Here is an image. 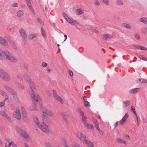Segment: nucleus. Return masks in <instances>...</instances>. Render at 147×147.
Masks as SVG:
<instances>
[{"instance_id": "nucleus-19", "label": "nucleus", "mask_w": 147, "mask_h": 147, "mask_svg": "<svg viewBox=\"0 0 147 147\" xmlns=\"http://www.w3.org/2000/svg\"><path fill=\"white\" fill-rule=\"evenodd\" d=\"M43 111L47 115L51 116L53 115V113L51 111L48 109H47L44 108Z\"/></svg>"}, {"instance_id": "nucleus-58", "label": "nucleus", "mask_w": 147, "mask_h": 147, "mask_svg": "<svg viewBox=\"0 0 147 147\" xmlns=\"http://www.w3.org/2000/svg\"><path fill=\"white\" fill-rule=\"evenodd\" d=\"M116 140L117 142L118 143H122L123 141V140L120 139L119 138H117L116 139Z\"/></svg>"}, {"instance_id": "nucleus-31", "label": "nucleus", "mask_w": 147, "mask_h": 147, "mask_svg": "<svg viewBox=\"0 0 147 147\" xmlns=\"http://www.w3.org/2000/svg\"><path fill=\"white\" fill-rule=\"evenodd\" d=\"M136 55L138 57H139L141 59L143 60L144 61H147V59H146V58L143 56L142 55H139L138 53H137L136 54Z\"/></svg>"}, {"instance_id": "nucleus-64", "label": "nucleus", "mask_w": 147, "mask_h": 147, "mask_svg": "<svg viewBox=\"0 0 147 147\" xmlns=\"http://www.w3.org/2000/svg\"><path fill=\"white\" fill-rule=\"evenodd\" d=\"M25 1L27 6L31 5V3L30 0H25Z\"/></svg>"}, {"instance_id": "nucleus-28", "label": "nucleus", "mask_w": 147, "mask_h": 147, "mask_svg": "<svg viewBox=\"0 0 147 147\" xmlns=\"http://www.w3.org/2000/svg\"><path fill=\"white\" fill-rule=\"evenodd\" d=\"M139 88H135L131 89L130 90L129 92L131 94H134L139 91Z\"/></svg>"}, {"instance_id": "nucleus-7", "label": "nucleus", "mask_w": 147, "mask_h": 147, "mask_svg": "<svg viewBox=\"0 0 147 147\" xmlns=\"http://www.w3.org/2000/svg\"><path fill=\"white\" fill-rule=\"evenodd\" d=\"M13 116L15 118L19 120L21 119V115L19 107H17L16 111L13 113Z\"/></svg>"}, {"instance_id": "nucleus-24", "label": "nucleus", "mask_w": 147, "mask_h": 147, "mask_svg": "<svg viewBox=\"0 0 147 147\" xmlns=\"http://www.w3.org/2000/svg\"><path fill=\"white\" fill-rule=\"evenodd\" d=\"M103 37L104 38H102L103 39H104L105 40H106L107 38H109L110 39H112L113 38V36L111 35H110L108 34H105L103 36Z\"/></svg>"}, {"instance_id": "nucleus-11", "label": "nucleus", "mask_w": 147, "mask_h": 147, "mask_svg": "<svg viewBox=\"0 0 147 147\" xmlns=\"http://www.w3.org/2000/svg\"><path fill=\"white\" fill-rule=\"evenodd\" d=\"M5 88L11 94L13 93L15 91L13 89L9 86L7 85L4 86Z\"/></svg>"}, {"instance_id": "nucleus-3", "label": "nucleus", "mask_w": 147, "mask_h": 147, "mask_svg": "<svg viewBox=\"0 0 147 147\" xmlns=\"http://www.w3.org/2000/svg\"><path fill=\"white\" fill-rule=\"evenodd\" d=\"M16 129L17 132L25 139H28L29 138V136L27 133L21 128L18 126H16Z\"/></svg>"}, {"instance_id": "nucleus-51", "label": "nucleus", "mask_w": 147, "mask_h": 147, "mask_svg": "<svg viewBox=\"0 0 147 147\" xmlns=\"http://www.w3.org/2000/svg\"><path fill=\"white\" fill-rule=\"evenodd\" d=\"M29 109L31 111H35L36 110V108L35 107L33 106L30 107Z\"/></svg>"}, {"instance_id": "nucleus-59", "label": "nucleus", "mask_w": 147, "mask_h": 147, "mask_svg": "<svg viewBox=\"0 0 147 147\" xmlns=\"http://www.w3.org/2000/svg\"><path fill=\"white\" fill-rule=\"evenodd\" d=\"M134 35L136 39L138 40H139L140 39V36L137 33H135L134 34Z\"/></svg>"}, {"instance_id": "nucleus-49", "label": "nucleus", "mask_w": 147, "mask_h": 147, "mask_svg": "<svg viewBox=\"0 0 147 147\" xmlns=\"http://www.w3.org/2000/svg\"><path fill=\"white\" fill-rule=\"evenodd\" d=\"M84 105L86 107H89L90 106V104L89 102L87 101H85L84 102Z\"/></svg>"}, {"instance_id": "nucleus-52", "label": "nucleus", "mask_w": 147, "mask_h": 147, "mask_svg": "<svg viewBox=\"0 0 147 147\" xmlns=\"http://www.w3.org/2000/svg\"><path fill=\"white\" fill-rule=\"evenodd\" d=\"M4 51L0 49V58H1L4 56Z\"/></svg>"}, {"instance_id": "nucleus-1", "label": "nucleus", "mask_w": 147, "mask_h": 147, "mask_svg": "<svg viewBox=\"0 0 147 147\" xmlns=\"http://www.w3.org/2000/svg\"><path fill=\"white\" fill-rule=\"evenodd\" d=\"M34 89H30L29 91L34 105H36L38 102H39V101H40L41 98L38 95H34L33 91V90Z\"/></svg>"}, {"instance_id": "nucleus-9", "label": "nucleus", "mask_w": 147, "mask_h": 147, "mask_svg": "<svg viewBox=\"0 0 147 147\" xmlns=\"http://www.w3.org/2000/svg\"><path fill=\"white\" fill-rule=\"evenodd\" d=\"M1 78L5 81H9L10 79V76L6 72L3 76V77H2Z\"/></svg>"}, {"instance_id": "nucleus-55", "label": "nucleus", "mask_w": 147, "mask_h": 147, "mask_svg": "<svg viewBox=\"0 0 147 147\" xmlns=\"http://www.w3.org/2000/svg\"><path fill=\"white\" fill-rule=\"evenodd\" d=\"M101 1L106 5H108L109 4V0H101Z\"/></svg>"}, {"instance_id": "nucleus-57", "label": "nucleus", "mask_w": 147, "mask_h": 147, "mask_svg": "<svg viewBox=\"0 0 147 147\" xmlns=\"http://www.w3.org/2000/svg\"><path fill=\"white\" fill-rule=\"evenodd\" d=\"M45 145L46 147H53L51 144L48 142H46Z\"/></svg>"}, {"instance_id": "nucleus-43", "label": "nucleus", "mask_w": 147, "mask_h": 147, "mask_svg": "<svg viewBox=\"0 0 147 147\" xmlns=\"http://www.w3.org/2000/svg\"><path fill=\"white\" fill-rule=\"evenodd\" d=\"M36 36V35L35 34H31L29 35V39L31 40L32 39L34 38H35Z\"/></svg>"}, {"instance_id": "nucleus-40", "label": "nucleus", "mask_w": 147, "mask_h": 147, "mask_svg": "<svg viewBox=\"0 0 147 147\" xmlns=\"http://www.w3.org/2000/svg\"><path fill=\"white\" fill-rule=\"evenodd\" d=\"M61 142L63 146L65 147L68 145V144L67 143L65 140L64 139H63L61 140Z\"/></svg>"}, {"instance_id": "nucleus-4", "label": "nucleus", "mask_w": 147, "mask_h": 147, "mask_svg": "<svg viewBox=\"0 0 147 147\" xmlns=\"http://www.w3.org/2000/svg\"><path fill=\"white\" fill-rule=\"evenodd\" d=\"M38 127L42 131L48 133L49 131V127L45 123V122L42 123V125H39Z\"/></svg>"}, {"instance_id": "nucleus-41", "label": "nucleus", "mask_w": 147, "mask_h": 147, "mask_svg": "<svg viewBox=\"0 0 147 147\" xmlns=\"http://www.w3.org/2000/svg\"><path fill=\"white\" fill-rule=\"evenodd\" d=\"M11 94L13 96V97L14 98V99H15V100H18V97L17 94L15 92H14L13 93H12Z\"/></svg>"}, {"instance_id": "nucleus-50", "label": "nucleus", "mask_w": 147, "mask_h": 147, "mask_svg": "<svg viewBox=\"0 0 147 147\" xmlns=\"http://www.w3.org/2000/svg\"><path fill=\"white\" fill-rule=\"evenodd\" d=\"M85 126L88 129H91L93 125L92 124H89L87 123Z\"/></svg>"}, {"instance_id": "nucleus-39", "label": "nucleus", "mask_w": 147, "mask_h": 147, "mask_svg": "<svg viewBox=\"0 0 147 147\" xmlns=\"http://www.w3.org/2000/svg\"><path fill=\"white\" fill-rule=\"evenodd\" d=\"M29 9L30 10L31 12L33 13V14L34 15L35 14V12L34 10V9H33L32 7L31 6V5H28Z\"/></svg>"}, {"instance_id": "nucleus-63", "label": "nucleus", "mask_w": 147, "mask_h": 147, "mask_svg": "<svg viewBox=\"0 0 147 147\" xmlns=\"http://www.w3.org/2000/svg\"><path fill=\"white\" fill-rule=\"evenodd\" d=\"M140 49L142 50H144V51H146L147 50V49L145 48L144 47H142V46H141Z\"/></svg>"}, {"instance_id": "nucleus-32", "label": "nucleus", "mask_w": 147, "mask_h": 147, "mask_svg": "<svg viewBox=\"0 0 147 147\" xmlns=\"http://www.w3.org/2000/svg\"><path fill=\"white\" fill-rule=\"evenodd\" d=\"M122 25L123 26L128 29H131V26L129 24L126 23H123L122 24Z\"/></svg>"}, {"instance_id": "nucleus-35", "label": "nucleus", "mask_w": 147, "mask_h": 147, "mask_svg": "<svg viewBox=\"0 0 147 147\" xmlns=\"http://www.w3.org/2000/svg\"><path fill=\"white\" fill-rule=\"evenodd\" d=\"M3 116L8 121L10 122H12V120L5 113Z\"/></svg>"}, {"instance_id": "nucleus-60", "label": "nucleus", "mask_w": 147, "mask_h": 147, "mask_svg": "<svg viewBox=\"0 0 147 147\" xmlns=\"http://www.w3.org/2000/svg\"><path fill=\"white\" fill-rule=\"evenodd\" d=\"M18 6V4L16 3H14L11 5V7H17Z\"/></svg>"}, {"instance_id": "nucleus-26", "label": "nucleus", "mask_w": 147, "mask_h": 147, "mask_svg": "<svg viewBox=\"0 0 147 147\" xmlns=\"http://www.w3.org/2000/svg\"><path fill=\"white\" fill-rule=\"evenodd\" d=\"M47 115L45 113V112L43 111V113L42 116V123L45 122L47 120L46 119L45 117H46Z\"/></svg>"}, {"instance_id": "nucleus-38", "label": "nucleus", "mask_w": 147, "mask_h": 147, "mask_svg": "<svg viewBox=\"0 0 147 147\" xmlns=\"http://www.w3.org/2000/svg\"><path fill=\"white\" fill-rule=\"evenodd\" d=\"M86 116H84L82 117V123L84 124V125H85L86 123H87V122L86 121Z\"/></svg>"}, {"instance_id": "nucleus-61", "label": "nucleus", "mask_w": 147, "mask_h": 147, "mask_svg": "<svg viewBox=\"0 0 147 147\" xmlns=\"http://www.w3.org/2000/svg\"><path fill=\"white\" fill-rule=\"evenodd\" d=\"M37 20L40 23L41 25L44 24V22L42 21L39 18H37Z\"/></svg>"}, {"instance_id": "nucleus-34", "label": "nucleus", "mask_w": 147, "mask_h": 147, "mask_svg": "<svg viewBox=\"0 0 147 147\" xmlns=\"http://www.w3.org/2000/svg\"><path fill=\"white\" fill-rule=\"evenodd\" d=\"M3 116L8 121L10 122H12V120L5 113Z\"/></svg>"}, {"instance_id": "nucleus-36", "label": "nucleus", "mask_w": 147, "mask_h": 147, "mask_svg": "<svg viewBox=\"0 0 147 147\" xmlns=\"http://www.w3.org/2000/svg\"><path fill=\"white\" fill-rule=\"evenodd\" d=\"M55 98L57 100L60 102L61 104H63V100L62 98L60 96L58 95L57 96H56V97H55Z\"/></svg>"}, {"instance_id": "nucleus-33", "label": "nucleus", "mask_w": 147, "mask_h": 147, "mask_svg": "<svg viewBox=\"0 0 147 147\" xmlns=\"http://www.w3.org/2000/svg\"><path fill=\"white\" fill-rule=\"evenodd\" d=\"M76 12L77 13V14L78 15H80L84 13V12L82 11V9L81 8L77 9L76 10Z\"/></svg>"}, {"instance_id": "nucleus-44", "label": "nucleus", "mask_w": 147, "mask_h": 147, "mask_svg": "<svg viewBox=\"0 0 147 147\" xmlns=\"http://www.w3.org/2000/svg\"><path fill=\"white\" fill-rule=\"evenodd\" d=\"M78 112L80 113V115L82 117L84 116V113L82 112L81 109L79 108H78L77 109Z\"/></svg>"}, {"instance_id": "nucleus-37", "label": "nucleus", "mask_w": 147, "mask_h": 147, "mask_svg": "<svg viewBox=\"0 0 147 147\" xmlns=\"http://www.w3.org/2000/svg\"><path fill=\"white\" fill-rule=\"evenodd\" d=\"M41 34L42 36L45 38H46V33L45 32V31L43 29V28H41Z\"/></svg>"}, {"instance_id": "nucleus-15", "label": "nucleus", "mask_w": 147, "mask_h": 147, "mask_svg": "<svg viewBox=\"0 0 147 147\" xmlns=\"http://www.w3.org/2000/svg\"><path fill=\"white\" fill-rule=\"evenodd\" d=\"M61 116L63 121L67 122L68 117V115L65 113H61Z\"/></svg>"}, {"instance_id": "nucleus-25", "label": "nucleus", "mask_w": 147, "mask_h": 147, "mask_svg": "<svg viewBox=\"0 0 147 147\" xmlns=\"http://www.w3.org/2000/svg\"><path fill=\"white\" fill-rule=\"evenodd\" d=\"M92 121L96 126V129H98V127H99L98 125V121L96 119L94 118H93Z\"/></svg>"}, {"instance_id": "nucleus-30", "label": "nucleus", "mask_w": 147, "mask_h": 147, "mask_svg": "<svg viewBox=\"0 0 147 147\" xmlns=\"http://www.w3.org/2000/svg\"><path fill=\"white\" fill-rule=\"evenodd\" d=\"M85 144H86L88 147H93L94 145L92 142L89 141H87L86 143H84Z\"/></svg>"}, {"instance_id": "nucleus-12", "label": "nucleus", "mask_w": 147, "mask_h": 147, "mask_svg": "<svg viewBox=\"0 0 147 147\" xmlns=\"http://www.w3.org/2000/svg\"><path fill=\"white\" fill-rule=\"evenodd\" d=\"M5 88L11 94L13 93L15 91L13 89L9 86L7 85L4 86Z\"/></svg>"}, {"instance_id": "nucleus-16", "label": "nucleus", "mask_w": 147, "mask_h": 147, "mask_svg": "<svg viewBox=\"0 0 147 147\" xmlns=\"http://www.w3.org/2000/svg\"><path fill=\"white\" fill-rule=\"evenodd\" d=\"M0 94L5 98V99L4 100V101H5L8 98V96L6 93L5 92L0 89Z\"/></svg>"}, {"instance_id": "nucleus-14", "label": "nucleus", "mask_w": 147, "mask_h": 147, "mask_svg": "<svg viewBox=\"0 0 147 147\" xmlns=\"http://www.w3.org/2000/svg\"><path fill=\"white\" fill-rule=\"evenodd\" d=\"M21 109L22 117L24 120L25 121H26L27 120V117H26L27 115L26 111L23 106L22 107Z\"/></svg>"}, {"instance_id": "nucleus-6", "label": "nucleus", "mask_w": 147, "mask_h": 147, "mask_svg": "<svg viewBox=\"0 0 147 147\" xmlns=\"http://www.w3.org/2000/svg\"><path fill=\"white\" fill-rule=\"evenodd\" d=\"M77 137L80 139L82 142L84 143H86L87 140L85 136L83 134L79 132L77 134Z\"/></svg>"}, {"instance_id": "nucleus-10", "label": "nucleus", "mask_w": 147, "mask_h": 147, "mask_svg": "<svg viewBox=\"0 0 147 147\" xmlns=\"http://www.w3.org/2000/svg\"><path fill=\"white\" fill-rule=\"evenodd\" d=\"M0 43L5 47H7L8 43L6 40L0 36Z\"/></svg>"}, {"instance_id": "nucleus-27", "label": "nucleus", "mask_w": 147, "mask_h": 147, "mask_svg": "<svg viewBox=\"0 0 147 147\" xmlns=\"http://www.w3.org/2000/svg\"><path fill=\"white\" fill-rule=\"evenodd\" d=\"M130 102L129 100H126L123 102V107L125 108L127 107L130 104Z\"/></svg>"}, {"instance_id": "nucleus-2", "label": "nucleus", "mask_w": 147, "mask_h": 147, "mask_svg": "<svg viewBox=\"0 0 147 147\" xmlns=\"http://www.w3.org/2000/svg\"><path fill=\"white\" fill-rule=\"evenodd\" d=\"M4 55L6 59L11 62L14 63H16L17 62L18 59L17 58L14 56H12V54L7 51H4Z\"/></svg>"}, {"instance_id": "nucleus-29", "label": "nucleus", "mask_w": 147, "mask_h": 147, "mask_svg": "<svg viewBox=\"0 0 147 147\" xmlns=\"http://www.w3.org/2000/svg\"><path fill=\"white\" fill-rule=\"evenodd\" d=\"M30 86V89H35V86L34 82L32 81L29 82Z\"/></svg>"}, {"instance_id": "nucleus-56", "label": "nucleus", "mask_w": 147, "mask_h": 147, "mask_svg": "<svg viewBox=\"0 0 147 147\" xmlns=\"http://www.w3.org/2000/svg\"><path fill=\"white\" fill-rule=\"evenodd\" d=\"M89 30H90V32H94L96 34H98V32L97 30L95 29H89Z\"/></svg>"}, {"instance_id": "nucleus-20", "label": "nucleus", "mask_w": 147, "mask_h": 147, "mask_svg": "<svg viewBox=\"0 0 147 147\" xmlns=\"http://www.w3.org/2000/svg\"><path fill=\"white\" fill-rule=\"evenodd\" d=\"M136 82L137 83L139 84L146 83H147V80L142 78L139 79L138 80L136 81Z\"/></svg>"}, {"instance_id": "nucleus-47", "label": "nucleus", "mask_w": 147, "mask_h": 147, "mask_svg": "<svg viewBox=\"0 0 147 147\" xmlns=\"http://www.w3.org/2000/svg\"><path fill=\"white\" fill-rule=\"evenodd\" d=\"M116 4L117 5H121L123 4V2L121 0H117L116 1Z\"/></svg>"}, {"instance_id": "nucleus-45", "label": "nucleus", "mask_w": 147, "mask_h": 147, "mask_svg": "<svg viewBox=\"0 0 147 147\" xmlns=\"http://www.w3.org/2000/svg\"><path fill=\"white\" fill-rule=\"evenodd\" d=\"M6 72L4 70L0 69V77L1 78Z\"/></svg>"}, {"instance_id": "nucleus-8", "label": "nucleus", "mask_w": 147, "mask_h": 147, "mask_svg": "<svg viewBox=\"0 0 147 147\" xmlns=\"http://www.w3.org/2000/svg\"><path fill=\"white\" fill-rule=\"evenodd\" d=\"M19 33L23 38H27L26 33L23 29H20L19 30Z\"/></svg>"}, {"instance_id": "nucleus-42", "label": "nucleus", "mask_w": 147, "mask_h": 147, "mask_svg": "<svg viewBox=\"0 0 147 147\" xmlns=\"http://www.w3.org/2000/svg\"><path fill=\"white\" fill-rule=\"evenodd\" d=\"M11 94L13 96V97L14 98V99H15V100H18V97L17 94L15 92H14L13 93H12Z\"/></svg>"}, {"instance_id": "nucleus-18", "label": "nucleus", "mask_w": 147, "mask_h": 147, "mask_svg": "<svg viewBox=\"0 0 147 147\" xmlns=\"http://www.w3.org/2000/svg\"><path fill=\"white\" fill-rule=\"evenodd\" d=\"M9 43L12 48L14 49H17V46L13 40H11L9 41Z\"/></svg>"}, {"instance_id": "nucleus-22", "label": "nucleus", "mask_w": 147, "mask_h": 147, "mask_svg": "<svg viewBox=\"0 0 147 147\" xmlns=\"http://www.w3.org/2000/svg\"><path fill=\"white\" fill-rule=\"evenodd\" d=\"M67 21L69 24H70L72 25H75V23L76 24H78V23L77 22L76 20H74L73 21L72 20L69 18H68L67 20Z\"/></svg>"}, {"instance_id": "nucleus-48", "label": "nucleus", "mask_w": 147, "mask_h": 147, "mask_svg": "<svg viewBox=\"0 0 147 147\" xmlns=\"http://www.w3.org/2000/svg\"><path fill=\"white\" fill-rule=\"evenodd\" d=\"M34 122L36 123V125H38L39 124V121L38 119L36 117H34Z\"/></svg>"}, {"instance_id": "nucleus-62", "label": "nucleus", "mask_w": 147, "mask_h": 147, "mask_svg": "<svg viewBox=\"0 0 147 147\" xmlns=\"http://www.w3.org/2000/svg\"><path fill=\"white\" fill-rule=\"evenodd\" d=\"M53 94L54 98L57 96L58 95H57L56 92L55 90H53Z\"/></svg>"}, {"instance_id": "nucleus-46", "label": "nucleus", "mask_w": 147, "mask_h": 147, "mask_svg": "<svg viewBox=\"0 0 147 147\" xmlns=\"http://www.w3.org/2000/svg\"><path fill=\"white\" fill-rule=\"evenodd\" d=\"M131 111L136 116H137V114L136 112L135 111V108L134 106H132L131 108Z\"/></svg>"}, {"instance_id": "nucleus-23", "label": "nucleus", "mask_w": 147, "mask_h": 147, "mask_svg": "<svg viewBox=\"0 0 147 147\" xmlns=\"http://www.w3.org/2000/svg\"><path fill=\"white\" fill-rule=\"evenodd\" d=\"M139 21L140 22L144 23L146 24H147V18L143 17L140 19Z\"/></svg>"}, {"instance_id": "nucleus-54", "label": "nucleus", "mask_w": 147, "mask_h": 147, "mask_svg": "<svg viewBox=\"0 0 147 147\" xmlns=\"http://www.w3.org/2000/svg\"><path fill=\"white\" fill-rule=\"evenodd\" d=\"M63 16L66 20H67L69 18L65 12H63Z\"/></svg>"}, {"instance_id": "nucleus-5", "label": "nucleus", "mask_w": 147, "mask_h": 147, "mask_svg": "<svg viewBox=\"0 0 147 147\" xmlns=\"http://www.w3.org/2000/svg\"><path fill=\"white\" fill-rule=\"evenodd\" d=\"M129 117V115L127 113H126L125 116L123 117L122 119L119 122L117 121L115 123V127H116L117 126L118 124V123L121 125H123L125 123L127 119Z\"/></svg>"}, {"instance_id": "nucleus-17", "label": "nucleus", "mask_w": 147, "mask_h": 147, "mask_svg": "<svg viewBox=\"0 0 147 147\" xmlns=\"http://www.w3.org/2000/svg\"><path fill=\"white\" fill-rule=\"evenodd\" d=\"M23 77L24 79L28 82L32 80L30 76L27 74H24Z\"/></svg>"}, {"instance_id": "nucleus-13", "label": "nucleus", "mask_w": 147, "mask_h": 147, "mask_svg": "<svg viewBox=\"0 0 147 147\" xmlns=\"http://www.w3.org/2000/svg\"><path fill=\"white\" fill-rule=\"evenodd\" d=\"M5 88L11 94L13 93L15 91L13 89L9 86L7 85L4 86Z\"/></svg>"}, {"instance_id": "nucleus-21", "label": "nucleus", "mask_w": 147, "mask_h": 147, "mask_svg": "<svg viewBox=\"0 0 147 147\" xmlns=\"http://www.w3.org/2000/svg\"><path fill=\"white\" fill-rule=\"evenodd\" d=\"M23 11L21 9L19 10L17 13V16L19 18L22 17L23 15Z\"/></svg>"}, {"instance_id": "nucleus-53", "label": "nucleus", "mask_w": 147, "mask_h": 147, "mask_svg": "<svg viewBox=\"0 0 147 147\" xmlns=\"http://www.w3.org/2000/svg\"><path fill=\"white\" fill-rule=\"evenodd\" d=\"M17 86L19 88H20L21 89H23L24 88V86L23 85H22L20 83H18V84L17 85Z\"/></svg>"}]
</instances>
